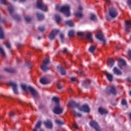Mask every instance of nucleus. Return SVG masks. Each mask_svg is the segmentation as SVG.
<instances>
[{"mask_svg":"<svg viewBox=\"0 0 131 131\" xmlns=\"http://www.w3.org/2000/svg\"><path fill=\"white\" fill-rule=\"evenodd\" d=\"M82 84L85 86L86 89H89V88H90V84H91V81L89 79L83 81Z\"/></svg>","mask_w":131,"mask_h":131,"instance_id":"19","label":"nucleus"},{"mask_svg":"<svg viewBox=\"0 0 131 131\" xmlns=\"http://www.w3.org/2000/svg\"><path fill=\"white\" fill-rule=\"evenodd\" d=\"M41 38V37H38V39H39V40Z\"/></svg>","mask_w":131,"mask_h":131,"instance_id":"62","label":"nucleus"},{"mask_svg":"<svg viewBox=\"0 0 131 131\" xmlns=\"http://www.w3.org/2000/svg\"><path fill=\"white\" fill-rule=\"evenodd\" d=\"M127 5H128L129 6L131 5V0H127Z\"/></svg>","mask_w":131,"mask_h":131,"instance_id":"53","label":"nucleus"},{"mask_svg":"<svg viewBox=\"0 0 131 131\" xmlns=\"http://www.w3.org/2000/svg\"><path fill=\"white\" fill-rule=\"evenodd\" d=\"M41 127V121H39L35 125L33 131H38Z\"/></svg>","mask_w":131,"mask_h":131,"instance_id":"24","label":"nucleus"},{"mask_svg":"<svg viewBox=\"0 0 131 131\" xmlns=\"http://www.w3.org/2000/svg\"><path fill=\"white\" fill-rule=\"evenodd\" d=\"M89 52L91 53L92 54H93L94 52H95V50H96V46H91L89 48Z\"/></svg>","mask_w":131,"mask_h":131,"instance_id":"37","label":"nucleus"},{"mask_svg":"<svg viewBox=\"0 0 131 131\" xmlns=\"http://www.w3.org/2000/svg\"><path fill=\"white\" fill-rule=\"evenodd\" d=\"M82 10H83L82 6H79L78 11L75 13V16L77 17V18H79V19H81V18H83L84 15L82 13Z\"/></svg>","mask_w":131,"mask_h":131,"instance_id":"7","label":"nucleus"},{"mask_svg":"<svg viewBox=\"0 0 131 131\" xmlns=\"http://www.w3.org/2000/svg\"><path fill=\"white\" fill-rule=\"evenodd\" d=\"M98 112H99V113L100 114H101V115H104L107 114L108 113V111H107L106 110V109H105L103 107H100L98 109Z\"/></svg>","mask_w":131,"mask_h":131,"instance_id":"25","label":"nucleus"},{"mask_svg":"<svg viewBox=\"0 0 131 131\" xmlns=\"http://www.w3.org/2000/svg\"><path fill=\"white\" fill-rule=\"evenodd\" d=\"M21 88L23 90V91H24L25 92H26V91H27V87L26 86V84H21Z\"/></svg>","mask_w":131,"mask_h":131,"instance_id":"40","label":"nucleus"},{"mask_svg":"<svg viewBox=\"0 0 131 131\" xmlns=\"http://www.w3.org/2000/svg\"><path fill=\"white\" fill-rule=\"evenodd\" d=\"M21 46V44H18V47H20Z\"/></svg>","mask_w":131,"mask_h":131,"instance_id":"63","label":"nucleus"},{"mask_svg":"<svg viewBox=\"0 0 131 131\" xmlns=\"http://www.w3.org/2000/svg\"><path fill=\"white\" fill-rule=\"evenodd\" d=\"M104 74H105L106 78L109 81H112L113 80V75H112V74L105 72H104Z\"/></svg>","mask_w":131,"mask_h":131,"instance_id":"20","label":"nucleus"},{"mask_svg":"<svg viewBox=\"0 0 131 131\" xmlns=\"http://www.w3.org/2000/svg\"><path fill=\"white\" fill-rule=\"evenodd\" d=\"M115 62V60H114L113 59L111 58L107 60V66L108 67H110V68H112L113 66H114V62Z\"/></svg>","mask_w":131,"mask_h":131,"instance_id":"22","label":"nucleus"},{"mask_svg":"<svg viewBox=\"0 0 131 131\" xmlns=\"http://www.w3.org/2000/svg\"><path fill=\"white\" fill-rule=\"evenodd\" d=\"M78 72V73H80V74H81V73H82V71L79 70Z\"/></svg>","mask_w":131,"mask_h":131,"instance_id":"58","label":"nucleus"},{"mask_svg":"<svg viewBox=\"0 0 131 131\" xmlns=\"http://www.w3.org/2000/svg\"><path fill=\"white\" fill-rule=\"evenodd\" d=\"M75 32L73 30L70 31L69 32L68 35L70 37H71V36H73V35L74 34Z\"/></svg>","mask_w":131,"mask_h":131,"instance_id":"41","label":"nucleus"},{"mask_svg":"<svg viewBox=\"0 0 131 131\" xmlns=\"http://www.w3.org/2000/svg\"><path fill=\"white\" fill-rule=\"evenodd\" d=\"M57 68L60 70L61 75H65L66 74V71L65 70V69L62 68L61 66H57Z\"/></svg>","mask_w":131,"mask_h":131,"instance_id":"27","label":"nucleus"},{"mask_svg":"<svg viewBox=\"0 0 131 131\" xmlns=\"http://www.w3.org/2000/svg\"><path fill=\"white\" fill-rule=\"evenodd\" d=\"M0 55L2 57H6V51L2 47H0Z\"/></svg>","mask_w":131,"mask_h":131,"instance_id":"30","label":"nucleus"},{"mask_svg":"<svg viewBox=\"0 0 131 131\" xmlns=\"http://www.w3.org/2000/svg\"><path fill=\"white\" fill-rule=\"evenodd\" d=\"M125 31L126 32H130V27H131V21L130 20H126L125 21Z\"/></svg>","mask_w":131,"mask_h":131,"instance_id":"16","label":"nucleus"},{"mask_svg":"<svg viewBox=\"0 0 131 131\" xmlns=\"http://www.w3.org/2000/svg\"><path fill=\"white\" fill-rule=\"evenodd\" d=\"M55 122L56 123H57V124H58V125H59V126H60V125H63V124H64V122L61 121L59 119H57L55 120Z\"/></svg>","mask_w":131,"mask_h":131,"instance_id":"35","label":"nucleus"},{"mask_svg":"<svg viewBox=\"0 0 131 131\" xmlns=\"http://www.w3.org/2000/svg\"><path fill=\"white\" fill-rule=\"evenodd\" d=\"M58 32H59V30H54L52 31L51 33L49 36V38L51 40H53V39H55L56 37V35L58 34Z\"/></svg>","mask_w":131,"mask_h":131,"instance_id":"13","label":"nucleus"},{"mask_svg":"<svg viewBox=\"0 0 131 131\" xmlns=\"http://www.w3.org/2000/svg\"><path fill=\"white\" fill-rule=\"evenodd\" d=\"M90 20H92V21H97V16H96L94 13L90 15Z\"/></svg>","mask_w":131,"mask_h":131,"instance_id":"31","label":"nucleus"},{"mask_svg":"<svg viewBox=\"0 0 131 131\" xmlns=\"http://www.w3.org/2000/svg\"><path fill=\"white\" fill-rule=\"evenodd\" d=\"M8 11L11 16H12V18H13V19H15V20H17V19H19V16H18V15L14 13L15 8H14L13 6L10 5L8 7Z\"/></svg>","mask_w":131,"mask_h":131,"instance_id":"3","label":"nucleus"},{"mask_svg":"<svg viewBox=\"0 0 131 131\" xmlns=\"http://www.w3.org/2000/svg\"><path fill=\"white\" fill-rule=\"evenodd\" d=\"M44 124L48 128H53V122L51 120H47L44 122Z\"/></svg>","mask_w":131,"mask_h":131,"instance_id":"17","label":"nucleus"},{"mask_svg":"<svg viewBox=\"0 0 131 131\" xmlns=\"http://www.w3.org/2000/svg\"><path fill=\"white\" fill-rule=\"evenodd\" d=\"M78 110L79 111H81L82 112H84L85 113H90L91 111V108L90 106L86 104H84L82 106L78 107Z\"/></svg>","mask_w":131,"mask_h":131,"instance_id":"6","label":"nucleus"},{"mask_svg":"<svg viewBox=\"0 0 131 131\" xmlns=\"http://www.w3.org/2000/svg\"><path fill=\"white\" fill-rule=\"evenodd\" d=\"M90 124L91 126L95 128L96 131L101 130V128L100 127V126H99L98 123L95 121H92L91 122H90Z\"/></svg>","mask_w":131,"mask_h":131,"instance_id":"10","label":"nucleus"},{"mask_svg":"<svg viewBox=\"0 0 131 131\" xmlns=\"http://www.w3.org/2000/svg\"><path fill=\"white\" fill-rule=\"evenodd\" d=\"M39 131H45L43 129H40Z\"/></svg>","mask_w":131,"mask_h":131,"instance_id":"61","label":"nucleus"},{"mask_svg":"<svg viewBox=\"0 0 131 131\" xmlns=\"http://www.w3.org/2000/svg\"><path fill=\"white\" fill-rule=\"evenodd\" d=\"M113 72L115 75H122V72L117 67H114L113 69Z\"/></svg>","mask_w":131,"mask_h":131,"instance_id":"15","label":"nucleus"},{"mask_svg":"<svg viewBox=\"0 0 131 131\" xmlns=\"http://www.w3.org/2000/svg\"><path fill=\"white\" fill-rule=\"evenodd\" d=\"M122 105H123L124 106H126L127 103L126 102V100L125 99H123L121 101Z\"/></svg>","mask_w":131,"mask_h":131,"instance_id":"45","label":"nucleus"},{"mask_svg":"<svg viewBox=\"0 0 131 131\" xmlns=\"http://www.w3.org/2000/svg\"><path fill=\"white\" fill-rule=\"evenodd\" d=\"M109 15H107L105 18L107 20H111V19H114L116 18L118 15V12L116 9L114 7H110L109 8Z\"/></svg>","mask_w":131,"mask_h":131,"instance_id":"2","label":"nucleus"},{"mask_svg":"<svg viewBox=\"0 0 131 131\" xmlns=\"http://www.w3.org/2000/svg\"><path fill=\"white\" fill-rule=\"evenodd\" d=\"M127 80L128 81H131L130 78H128Z\"/></svg>","mask_w":131,"mask_h":131,"instance_id":"60","label":"nucleus"},{"mask_svg":"<svg viewBox=\"0 0 131 131\" xmlns=\"http://www.w3.org/2000/svg\"><path fill=\"white\" fill-rule=\"evenodd\" d=\"M19 103H21V100H19Z\"/></svg>","mask_w":131,"mask_h":131,"instance_id":"64","label":"nucleus"},{"mask_svg":"<svg viewBox=\"0 0 131 131\" xmlns=\"http://www.w3.org/2000/svg\"><path fill=\"white\" fill-rule=\"evenodd\" d=\"M118 66L120 69H122V67L125 66V61L122 59H120L118 62Z\"/></svg>","mask_w":131,"mask_h":131,"instance_id":"21","label":"nucleus"},{"mask_svg":"<svg viewBox=\"0 0 131 131\" xmlns=\"http://www.w3.org/2000/svg\"><path fill=\"white\" fill-rule=\"evenodd\" d=\"M27 65L28 67H29V68H30V63L29 62H27Z\"/></svg>","mask_w":131,"mask_h":131,"instance_id":"55","label":"nucleus"},{"mask_svg":"<svg viewBox=\"0 0 131 131\" xmlns=\"http://www.w3.org/2000/svg\"><path fill=\"white\" fill-rule=\"evenodd\" d=\"M5 46L7 48V49H8L9 50H10V49H11V48H12V44H11V42L8 41L6 42L5 43Z\"/></svg>","mask_w":131,"mask_h":131,"instance_id":"38","label":"nucleus"},{"mask_svg":"<svg viewBox=\"0 0 131 131\" xmlns=\"http://www.w3.org/2000/svg\"><path fill=\"white\" fill-rule=\"evenodd\" d=\"M56 10L58 12L64 13L67 17H69L70 16V6H69V5H66L62 7H60L59 6H57Z\"/></svg>","mask_w":131,"mask_h":131,"instance_id":"1","label":"nucleus"},{"mask_svg":"<svg viewBox=\"0 0 131 131\" xmlns=\"http://www.w3.org/2000/svg\"><path fill=\"white\" fill-rule=\"evenodd\" d=\"M69 105H70V107H72V108H73V110L74 109L75 110V108H76V107L77 108V109H78V107H80V106H79L78 104L76 103V102L73 101H70L69 103Z\"/></svg>","mask_w":131,"mask_h":131,"instance_id":"18","label":"nucleus"},{"mask_svg":"<svg viewBox=\"0 0 131 131\" xmlns=\"http://www.w3.org/2000/svg\"><path fill=\"white\" fill-rule=\"evenodd\" d=\"M57 88H58V90H62V89L63 88V85H62L60 84H58L57 85Z\"/></svg>","mask_w":131,"mask_h":131,"instance_id":"51","label":"nucleus"},{"mask_svg":"<svg viewBox=\"0 0 131 131\" xmlns=\"http://www.w3.org/2000/svg\"><path fill=\"white\" fill-rule=\"evenodd\" d=\"M9 115L10 117H14L15 114H14V113H13L12 112H10Z\"/></svg>","mask_w":131,"mask_h":131,"instance_id":"49","label":"nucleus"},{"mask_svg":"<svg viewBox=\"0 0 131 131\" xmlns=\"http://www.w3.org/2000/svg\"><path fill=\"white\" fill-rule=\"evenodd\" d=\"M19 2H21V3H25V2H26V0H19Z\"/></svg>","mask_w":131,"mask_h":131,"instance_id":"56","label":"nucleus"},{"mask_svg":"<svg viewBox=\"0 0 131 131\" xmlns=\"http://www.w3.org/2000/svg\"><path fill=\"white\" fill-rule=\"evenodd\" d=\"M107 3H110V0H105Z\"/></svg>","mask_w":131,"mask_h":131,"instance_id":"59","label":"nucleus"},{"mask_svg":"<svg viewBox=\"0 0 131 131\" xmlns=\"http://www.w3.org/2000/svg\"><path fill=\"white\" fill-rule=\"evenodd\" d=\"M50 64V60L46 59L43 61V64L41 66V69L44 72H47L48 70H50V68L48 67V65Z\"/></svg>","mask_w":131,"mask_h":131,"instance_id":"5","label":"nucleus"},{"mask_svg":"<svg viewBox=\"0 0 131 131\" xmlns=\"http://www.w3.org/2000/svg\"><path fill=\"white\" fill-rule=\"evenodd\" d=\"M36 5L38 9H40L41 11H43L44 12H47V11H48V7H47V5H45L41 1H38Z\"/></svg>","mask_w":131,"mask_h":131,"instance_id":"4","label":"nucleus"},{"mask_svg":"<svg viewBox=\"0 0 131 131\" xmlns=\"http://www.w3.org/2000/svg\"><path fill=\"white\" fill-rule=\"evenodd\" d=\"M45 27L43 26H40L38 27V30H39V31L42 32V31H45Z\"/></svg>","mask_w":131,"mask_h":131,"instance_id":"44","label":"nucleus"},{"mask_svg":"<svg viewBox=\"0 0 131 131\" xmlns=\"http://www.w3.org/2000/svg\"><path fill=\"white\" fill-rule=\"evenodd\" d=\"M85 37L86 39H88L89 41H90V42H93V41H94V39H93V36H92V33H88L85 35Z\"/></svg>","mask_w":131,"mask_h":131,"instance_id":"23","label":"nucleus"},{"mask_svg":"<svg viewBox=\"0 0 131 131\" xmlns=\"http://www.w3.org/2000/svg\"><path fill=\"white\" fill-rule=\"evenodd\" d=\"M5 37V34L4 31H3V28L0 27V39H3Z\"/></svg>","mask_w":131,"mask_h":131,"instance_id":"33","label":"nucleus"},{"mask_svg":"<svg viewBox=\"0 0 131 131\" xmlns=\"http://www.w3.org/2000/svg\"><path fill=\"white\" fill-rule=\"evenodd\" d=\"M96 38H97V39H99V40L102 41L104 45L106 43V39H105V38L104 37V35H103L102 33L97 34L96 35Z\"/></svg>","mask_w":131,"mask_h":131,"instance_id":"14","label":"nucleus"},{"mask_svg":"<svg viewBox=\"0 0 131 131\" xmlns=\"http://www.w3.org/2000/svg\"><path fill=\"white\" fill-rule=\"evenodd\" d=\"M53 102H55L56 104V106L59 105V98L56 97H54L52 98Z\"/></svg>","mask_w":131,"mask_h":131,"instance_id":"36","label":"nucleus"},{"mask_svg":"<svg viewBox=\"0 0 131 131\" xmlns=\"http://www.w3.org/2000/svg\"><path fill=\"white\" fill-rule=\"evenodd\" d=\"M72 112L74 116H77V117H81L82 116L81 114L77 113L75 109L73 110Z\"/></svg>","mask_w":131,"mask_h":131,"instance_id":"29","label":"nucleus"},{"mask_svg":"<svg viewBox=\"0 0 131 131\" xmlns=\"http://www.w3.org/2000/svg\"><path fill=\"white\" fill-rule=\"evenodd\" d=\"M10 85L12 86L13 91L16 95H18L19 92H18V84L15 82H10Z\"/></svg>","mask_w":131,"mask_h":131,"instance_id":"12","label":"nucleus"},{"mask_svg":"<svg viewBox=\"0 0 131 131\" xmlns=\"http://www.w3.org/2000/svg\"><path fill=\"white\" fill-rule=\"evenodd\" d=\"M37 17L38 20H43L45 19V16L39 13H37Z\"/></svg>","mask_w":131,"mask_h":131,"instance_id":"34","label":"nucleus"},{"mask_svg":"<svg viewBox=\"0 0 131 131\" xmlns=\"http://www.w3.org/2000/svg\"><path fill=\"white\" fill-rule=\"evenodd\" d=\"M4 70L6 72H13V70L11 68H6Z\"/></svg>","mask_w":131,"mask_h":131,"instance_id":"42","label":"nucleus"},{"mask_svg":"<svg viewBox=\"0 0 131 131\" xmlns=\"http://www.w3.org/2000/svg\"><path fill=\"white\" fill-rule=\"evenodd\" d=\"M62 52L63 53V54H68L69 51L68 50H67V49L64 48L63 50L62 51Z\"/></svg>","mask_w":131,"mask_h":131,"instance_id":"48","label":"nucleus"},{"mask_svg":"<svg viewBox=\"0 0 131 131\" xmlns=\"http://www.w3.org/2000/svg\"><path fill=\"white\" fill-rule=\"evenodd\" d=\"M128 55L130 57V58H131V51H128Z\"/></svg>","mask_w":131,"mask_h":131,"instance_id":"54","label":"nucleus"},{"mask_svg":"<svg viewBox=\"0 0 131 131\" xmlns=\"http://www.w3.org/2000/svg\"><path fill=\"white\" fill-rule=\"evenodd\" d=\"M77 35L79 36L83 37L84 36V32H77Z\"/></svg>","mask_w":131,"mask_h":131,"instance_id":"43","label":"nucleus"},{"mask_svg":"<svg viewBox=\"0 0 131 131\" xmlns=\"http://www.w3.org/2000/svg\"><path fill=\"white\" fill-rule=\"evenodd\" d=\"M60 38L61 42L62 43H64V39L65 38V36L64 35V34H60Z\"/></svg>","mask_w":131,"mask_h":131,"instance_id":"39","label":"nucleus"},{"mask_svg":"<svg viewBox=\"0 0 131 131\" xmlns=\"http://www.w3.org/2000/svg\"><path fill=\"white\" fill-rule=\"evenodd\" d=\"M1 97H2V98H7V96H6L3 94L1 95Z\"/></svg>","mask_w":131,"mask_h":131,"instance_id":"57","label":"nucleus"},{"mask_svg":"<svg viewBox=\"0 0 131 131\" xmlns=\"http://www.w3.org/2000/svg\"><path fill=\"white\" fill-rule=\"evenodd\" d=\"M25 20L27 22H29L31 20V18L29 16H25Z\"/></svg>","mask_w":131,"mask_h":131,"instance_id":"46","label":"nucleus"},{"mask_svg":"<svg viewBox=\"0 0 131 131\" xmlns=\"http://www.w3.org/2000/svg\"><path fill=\"white\" fill-rule=\"evenodd\" d=\"M40 82L42 83V84H47L49 83V81L48 80V78L47 77H43L40 79Z\"/></svg>","mask_w":131,"mask_h":131,"instance_id":"26","label":"nucleus"},{"mask_svg":"<svg viewBox=\"0 0 131 131\" xmlns=\"http://www.w3.org/2000/svg\"><path fill=\"white\" fill-rule=\"evenodd\" d=\"M2 4H3V5H6L7 4V0H1Z\"/></svg>","mask_w":131,"mask_h":131,"instance_id":"50","label":"nucleus"},{"mask_svg":"<svg viewBox=\"0 0 131 131\" xmlns=\"http://www.w3.org/2000/svg\"><path fill=\"white\" fill-rule=\"evenodd\" d=\"M55 17L56 22L57 23H60V22H61V20H62L60 15L58 14H56Z\"/></svg>","mask_w":131,"mask_h":131,"instance_id":"32","label":"nucleus"},{"mask_svg":"<svg viewBox=\"0 0 131 131\" xmlns=\"http://www.w3.org/2000/svg\"><path fill=\"white\" fill-rule=\"evenodd\" d=\"M105 92L106 94H113V95H116V90L115 89V86H108Z\"/></svg>","mask_w":131,"mask_h":131,"instance_id":"9","label":"nucleus"},{"mask_svg":"<svg viewBox=\"0 0 131 131\" xmlns=\"http://www.w3.org/2000/svg\"><path fill=\"white\" fill-rule=\"evenodd\" d=\"M28 90H30V92H31L32 96L34 98H36V97L38 96V92H37V91L33 87L30 86L28 88Z\"/></svg>","mask_w":131,"mask_h":131,"instance_id":"11","label":"nucleus"},{"mask_svg":"<svg viewBox=\"0 0 131 131\" xmlns=\"http://www.w3.org/2000/svg\"><path fill=\"white\" fill-rule=\"evenodd\" d=\"M73 125L75 128H76V129L78 128V125H77V124L74 123L73 124Z\"/></svg>","mask_w":131,"mask_h":131,"instance_id":"52","label":"nucleus"},{"mask_svg":"<svg viewBox=\"0 0 131 131\" xmlns=\"http://www.w3.org/2000/svg\"><path fill=\"white\" fill-rule=\"evenodd\" d=\"M65 23L67 25H69L70 27H73V26H74V23H73V21L72 20H67Z\"/></svg>","mask_w":131,"mask_h":131,"instance_id":"28","label":"nucleus"},{"mask_svg":"<svg viewBox=\"0 0 131 131\" xmlns=\"http://www.w3.org/2000/svg\"><path fill=\"white\" fill-rule=\"evenodd\" d=\"M53 113L55 114H57V115H59L60 114H61L63 112V108L60 106V104H57L55 107H54L53 110Z\"/></svg>","mask_w":131,"mask_h":131,"instance_id":"8","label":"nucleus"},{"mask_svg":"<svg viewBox=\"0 0 131 131\" xmlns=\"http://www.w3.org/2000/svg\"><path fill=\"white\" fill-rule=\"evenodd\" d=\"M70 79L72 81H77V78L76 77H72Z\"/></svg>","mask_w":131,"mask_h":131,"instance_id":"47","label":"nucleus"}]
</instances>
